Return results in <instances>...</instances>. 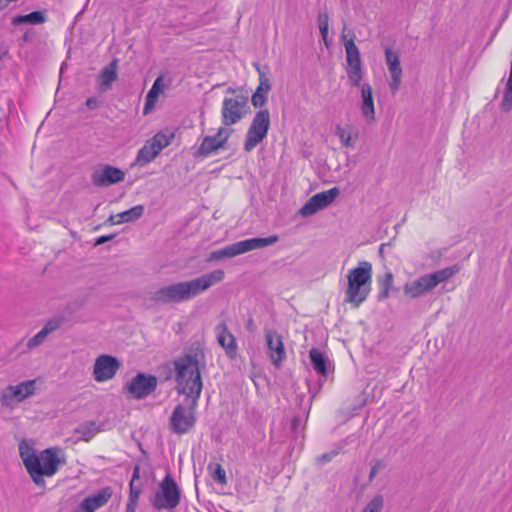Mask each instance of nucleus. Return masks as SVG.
Masks as SVG:
<instances>
[{"label": "nucleus", "instance_id": "nucleus-12", "mask_svg": "<svg viewBox=\"0 0 512 512\" xmlns=\"http://www.w3.org/2000/svg\"><path fill=\"white\" fill-rule=\"evenodd\" d=\"M340 194L338 187L313 195L299 210L302 217H309L328 207Z\"/></svg>", "mask_w": 512, "mask_h": 512}, {"label": "nucleus", "instance_id": "nucleus-5", "mask_svg": "<svg viewBox=\"0 0 512 512\" xmlns=\"http://www.w3.org/2000/svg\"><path fill=\"white\" fill-rule=\"evenodd\" d=\"M459 270L458 265H452L450 267L422 275L413 281L407 282L403 287V291L411 298L417 299L432 291L440 283L448 281L458 273Z\"/></svg>", "mask_w": 512, "mask_h": 512}, {"label": "nucleus", "instance_id": "nucleus-6", "mask_svg": "<svg viewBox=\"0 0 512 512\" xmlns=\"http://www.w3.org/2000/svg\"><path fill=\"white\" fill-rule=\"evenodd\" d=\"M277 235H271L264 238H250L227 245L219 250L210 253L208 261H219L226 258H232L243 253L264 248L278 242Z\"/></svg>", "mask_w": 512, "mask_h": 512}, {"label": "nucleus", "instance_id": "nucleus-2", "mask_svg": "<svg viewBox=\"0 0 512 512\" xmlns=\"http://www.w3.org/2000/svg\"><path fill=\"white\" fill-rule=\"evenodd\" d=\"M58 451L56 448H47L40 454H36L34 449L25 441L19 443L20 457L32 481L37 486L44 487V477L55 475L60 464L65 462V459L58 455Z\"/></svg>", "mask_w": 512, "mask_h": 512}, {"label": "nucleus", "instance_id": "nucleus-35", "mask_svg": "<svg viewBox=\"0 0 512 512\" xmlns=\"http://www.w3.org/2000/svg\"><path fill=\"white\" fill-rule=\"evenodd\" d=\"M384 507V498L382 495H375L364 507L361 512H381Z\"/></svg>", "mask_w": 512, "mask_h": 512}, {"label": "nucleus", "instance_id": "nucleus-36", "mask_svg": "<svg viewBox=\"0 0 512 512\" xmlns=\"http://www.w3.org/2000/svg\"><path fill=\"white\" fill-rule=\"evenodd\" d=\"M257 71L259 73V80L260 83L256 89L255 92L268 94V92L271 90V84L268 77L265 76V74L261 71L260 67L257 66Z\"/></svg>", "mask_w": 512, "mask_h": 512}, {"label": "nucleus", "instance_id": "nucleus-48", "mask_svg": "<svg viewBox=\"0 0 512 512\" xmlns=\"http://www.w3.org/2000/svg\"><path fill=\"white\" fill-rule=\"evenodd\" d=\"M117 219H118V217H116V215H110L108 218V222L111 225H119L120 223H117Z\"/></svg>", "mask_w": 512, "mask_h": 512}, {"label": "nucleus", "instance_id": "nucleus-31", "mask_svg": "<svg viewBox=\"0 0 512 512\" xmlns=\"http://www.w3.org/2000/svg\"><path fill=\"white\" fill-rule=\"evenodd\" d=\"M500 107L503 111L508 112L512 110V60L510 73L506 84V89L500 104Z\"/></svg>", "mask_w": 512, "mask_h": 512}, {"label": "nucleus", "instance_id": "nucleus-10", "mask_svg": "<svg viewBox=\"0 0 512 512\" xmlns=\"http://www.w3.org/2000/svg\"><path fill=\"white\" fill-rule=\"evenodd\" d=\"M35 392V380H29L18 385H9L0 392V402L3 407L14 408L18 403L32 396Z\"/></svg>", "mask_w": 512, "mask_h": 512}, {"label": "nucleus", "instance_id": "nucleus-13", "mask_svg": "<svg viewBox=\"0 0 512 512\" xmlns=\"http://www.w3.org/2000/svg\"><path fill=\"white\" fill-rule=\"evenodd\" d=\"M121 367L120 361L111 355H99L93 365V378L98 383L111 380Z\"/></svg>", "mask_w": 512, "mask_h": 512}, {"label": "nucleus", "instance_id": "nucleus-4", "mask_svg": "<svg viewBox=\"0 0 512 512\" xmlns=\"http://www.w3.org/2000/svg\"><path fill=\"white\" fill-rule=\"evenodd\" d=\"M348 285L345 290V302L359 307L368 297L372 285V264L360 261L347 275Z\"/></svg>", "mask_w": 512, "mask_h": 512}, {"label": "nucleus", "instance_id": "nucleus-23", "mask_svg": "<svg viewBox=\"0 0 512 512\" xmlns=\"http://www.w3.org/2000/svg\"><path fill=\"white\" fill-rule=\"evenodd\" d=\"M360 110L362 116L368 121H375V108L374 99L372 94V87L369 83L361 85V105Z\"/></svg>", "mask_w": 512, "mask_h": 512}, {"label": "nucleus", "instance_id": "nucleus-21", "mask_svg": "<svg viewBox=\"0 0 512 512\" xmlns=\"http://www.w3.org/2000/svg\"><path fill=\"white\" fill-rule=\"evenodd\" d=\"M112 489L104 487L94 494L86 497L80 504V508L84 512H95L97 509L103 507L111 498Z\"/></svg>", "mask_w": 512, "mask_h": 512}, {"label": "nucleus", "instance_id": "nucleus-11", "mask_svg": "<svg viewBox=\"0 0 512 512\" xmlns=\"http://www.w3.org/2000/svg\"><path fill=\"white\" fill-rule=\"evenodd\" d=\"M346 61L348 64L347 75L350 85L359 87L363 78L360 52L353 39L345 42Z\"/></svg>", "mask_w": 512, "mask_h": 512}, {"label": "nucleus", "instance_id": "nucleus-16", "mask_svg": "<svg viewBox=\"0 0 512 512\" xmlns=\"http://www.w3.org/2000/svg\"><path fill=\"white\" fill-rule=\"evenodd\" d=\"M385 61L391 76L389 87L392 94L399 90L402 78V68L400 65L399 53L388 46L384 47Z\"/></svg>", "mask_w": 512, "mask_h": 512}, {"label": "nucleus", "instance_id": "nucleus-37", "mask_svg": "<svg viewBox=\"0 0 512 512\" xmlns=\"http://www.w3.org/2000/svg\"><path fill=\"white\" fill-rule=\"evenodd\" d=\"M213 480L218 484L226 483V472L220 464H216L212 472Z\"/></svg>", "mask_w": 512, "mask_h": 512}, {"label": "nucleus", "instance_id": "nucleus-26", "mask_svg": "<svg viewBox=\"0 0 512 512\" xmlns=\"http://www.w3.org/2000/svg\"><path fill=\"white\" fill-rule=\"evenodd\" d=\"M47 21L45 11H33L25 15H15L11 18V24L13 26H19L22 24L40 25Z\"/></svg>", "mask_w": 512, "mask_h": 512}, {"label": "nucleus", "instance_id": "nucleus-24", "mask_svg": "<svg viewBox=\"0 0 512 512\" xmlns=\"http://www.w3.org/2000/svg\"><path fill=\"white\" fill-rule=\"evenodd\" d=\"M215 333L218 343L225 349L226 353L231 357L234 356L237 350L236 340L228 330L227 325L224 322L217 324Z\"/></svg>", "mask_w": 512, "mask_h": 512}, {"label": "nucleus", "instance_id": "nucleus-30", "mask_svg": "<svg viewBox=\"0 0 512 512\" xmlns=\"http://www.w3.org/2000/svg\"><path fill=\"white\" fill-rule=\"evenodd\" d=\"M336 136L340 139L342 145L346 148H355L356 140L358 139V132L354 134L348 133L345 128L340 125L336 126Z\"/></svg>", "mask_w": 512, "mask_h": 512}, {"label": "nucleus", "instance_id": "nucleus-8", "mask_svg": "<svg viewBox=\"0 0 512 512\" xmlns=\"http://www.w3.org/2000/svg\"><path fill=\"white\" fill-rule=\"evenodd\" d=\"M270 128V114L267 109L256 112L247 130L244 150L251 152L267 136Z\"/></svg>", "mask_w": 512, "mask_h": 512}, {"label": "nucleus", "instance_id": "nucleus-1", "mask_svg": "<svg viewBox=\"0 0 512 512\" xmlns=\"http://www.w3.org/2000/svg\"><path fill=\"white\" fill-rule=\"evenodd\" d=\"M224 277V271L216 269L189 281L163 286L152 294L151 300L160 305L187 302L221 282Z\"/></svg>", "mask_w": 512, "mask_h": 512}, {"label": "nucleus", "instance_id": "nucleus-41", "mask_svg": "<svg viewBox=\"0 0 512 512\" xmlns=\"http://www.w3.org/2000/svg\"><path fill=\"white\" fill-rule=\"evenodd\" d=\"M142 490L141 487H137L133 484V481L129 484V496L128 499L138 501Z\"/></svg>", "mask_w": 512, "mask_h": 512}, {"label": "nucleus", "instance_id": "nucleus-39", "mask_svg": "<svg viewBox=\"0 0 512 512\" xmlns=\"http://www.w3.org/2000/svg\"><path fill=\"white\" fill-rule=\"evenodd\" d=\"M251 102L255 108L263 107L267 102V94L254 92L251 97Z\"/></svg>", "mask_w": 512, "mask_h": 512}, {"label": "nucleus", "instance_id": "nucleus-38", "mask_svg": "<svg viewBox=\"0 0 512 512\" xmlns=\"http://www.w3.org/2000/svg\"><path fill=\"white\" fill-rule=\"evenodd\" d=\"M47 335L43 330H40L36 335L30 338L27 342V347L29 349L35 348L41 345L46 339Z\"/></svg>", "mask_w": 512, "mask_h": 512}, {"label": "nucleus", "instance_id": "nucleus-28", "mask_svg": "<svg viewBox=\"0 0 512 512\" xmlns=\"http://www.w3.org/2000/svg\"><path fill=\"white\" fill-rule=\"evenodd\" d=\"M144 214V206L136 205L126 211L118 213L117 223H129L138 220Z\"/></svg>", "mask_w": 512, "mask_h": 512}, {"label": "nucleus", "instance_id": "nucleus-18", "mask_svg": "<svg viewBox=\"0 0 512 512\" xmlns=\"http://www.w3.org/2000/svg\"><path fill=\"white\" fill-rule=\"evenodd\" d=\"M233 129L227 127H220L217 133L213 136H206L198 149V152L202 156H208L211 153L223 148Z\"/></svg>", "mask_w": 512, "mask_h": 512}, {"label": "nucleus", "instance_id": "nucleus-45", "mask_svg": "<svg viewBox=\"0 0 512 512\" xmlns=\"http://www.w3.org/2000/svg\"><path fill=\"white\" fill-rule=\"evenodd\" d=\"M332 456H333V454L324 453V454H322V455L318 458V461H319L320 463H322V464H323V463H326V462H328V461H330V460L332 459Z\"/></svg>", "mask_w": 512, "mask_h": 512}, {"label": "nucleus", "instance_id": "nucleus-49", "mask_svg": "<svg viewBox=\"0 0 512 512\" xmlns=\"http://www.w3.org/2000/svg\"><path fill=\"white\" fill-rule=\"evenodd\" d=\"M139 478V468L138 467H135L134 470H133V474H132V479L131 481H135V479Z\"/></svg>", "mask_w": 512, "mask_h": 512}, {"label": "nucleus", "instance_id": "nucleus-25", "mask_svg": "<svg viewBox=\"0 0 512 512\" xmlns=\"http://www.w3.org/2000/svg\"><path fill=\"white\" fill-rule=\"evenodd\" d=\"M164 91L163 77L158 76L154 81L151 89L148 91L143 112L144 114H148L155 106L159 95Z\"/></svg>", "mask_w": 512, "mask_h": 512}, {"label": "nucleus", "instance_id": "nucleus-7", "mask_svg": "<svg viewBox=\"0 0 512 512\" xmlns=\"http://www.w3.org/2000/svg\"><path fill=\"white\" fill-rule=\"evenodd\" d=\"M180 500L181 490L168 473L159 483V490L155 493L152 504L157 510H173L180 504Z\"/></svg>", "mask_w": 512, "mask_h": 512}, {"label": "nucleus", "instance_id": "nucleus-33", "mask_svg": "<svg viewBox=\"0 0 512 512\" xmlns=\"http://www.w3.org/2000/svg\"><path fill=\"white\" fill-rule=\"evenodd\" d=\"M318 27L320 30V34L322 37V40L324 41L325 45L328 46V32H329V17L327 12H321L318 15L317 18Z\"/></svg>", "mask_w": 512, "mask_h": 512}, {"label": "nucleus", "instance_id": "nucleus-14", "mask_svg": "<svg viewBox=\"0 0 512 512\" xmlns=\"http://www.w3.org/2000/svg\"><path fill=\"white\" fill-rule=\"evenodd\" d=\"M194 407L195 406L192 404V406L188 408L182 405H177L174 408L170 417V426L176 434H185L194 427L196 422L193 412Z\"/></svg>", "mask_w": 512, "mask_h": 512}, {"label": "nucleus", "instance_id": "nucleus-9", "mask_svg": "<svg viewBox=\"0 0 512 512\" xmlns=\"http://www.w3.org/2000/svg\"><path fill=\"white\" fill-rule=\"evenodd\" d=\"M249 111L248 96L239 94L224 98L221 109L222 123L231 126L238 123Z\"/></svg>", "mask_w": 512, "mask_h": 512}, {"label": "nucleus", "instance_id": "nucleus-50", "mask_svg": "<svg viewBox=\"0 0 512 512\" xmlns=\"http://www.w3.org/2000/svg\"><path fill=\"white\" fill-rule=\"evenodd\" d=\"M298 423H299V418L298 417H294L293 420H292V425H293V427L295 429H296Z\"/></svg>", "mask_w": 512, "mask_h": 512}, {"label": "nucleus", "instance_id": "nucleus-29", "mask_svg": "<svg viewBox=\"0 0 512 512\" xmlns=\"http://www.w3.org/2000/svg\"><path fill=\"white\" fill-rule=\"evenodd\" d=\"M158 154L159 152L149 143V141H147L146 144L138 151L136 162L143 166L150 163Z\"/></svg>", "mask_w": 512, "mask_h": 512}, {"label": "nucleus", "instance_id": "nucleus-34", "mask_svg": "<svg viewBox=\"0 0 512 512\" xmlns=\"http://www.w3.org/2000/svg\"><path fill=\"white\" fill-rule=\"evenodd\" d=\"M76 432L78 434H81L80 439L83 441L88 442L91 440L98 432V429L95 425V423L91 422L89 424L80 426Z\"/></svg>", "mask_w": 512, "mask_h": 512}, {"label": "nucleus", "instance_id": "nucleus-32", "mask_svg": "<svg viewBox=\"0 0 512 512\" xmlns=\"http://www.w3.org/2000/svg\"><path fill=\"white\" fill-rule=\"evenodd\" d=\"M174 135L171 133L169 135L158 132L156 133L149 143L160 153L165 147L170 145Z\"/></svg>", "mask_w": 512, "mask_h": 512}, {"label": "nucleus", "instance_id": "nucleus-20", "mask_svg": "<svg viewBox=\"0 0 512 512\" xmlns=\"http://www.w3.org/2000/svg\"><path fill=\"white\" fill-rule=\"evenodd\" d=\"M309 358L315 372L324 378H327L334 371V364L327 354L318 348L309 350Z\"/></svg>", "mask_w": 512, "mask_h": 512}, {"label": "nucleus", "instance_id": "nucleus-47", "mask_svg": "<svg viewBox=\"0 0 512 512\" xmlns=\"http://www.w3.org/2000/svg\"><path fill=\"white\" fill-rule=\"evenodd\" d=\"M24 43H30L32 41V35L29 31L25 32L21 39Z\"/></svg>", "mask_w": 512, "mask_h": 512}, {"label": "nucleus", "instance_id": "nucleus-46", "mask_svg": "<svg viewBox=\"0 0 512 512\" xmlns=\"http://www.w3.org/2000/svg\"><path fill=\"white\" fill-rule=\"evenodd\" d=\"M114 236L113 235H103V236H100L97 240H96V245H99V244H102L106 241H109L113 238Z\"/></svg>", "mask_w": 512, "mask_h": 512}, {"label": "nucleus", "instance_id": "nucleus-27", "mask_svg": "<svg viewBox=\"0 0 512 512\" xmlns=\"http://www.w3.org/2000/svg\"><path fill=\"white\" fill-rule=\"evenodd\" d=\"M393 274L387 271L384 276L378 278L379 293L378 300L382 301L389 297L390 291L393 289Z\"/></svg>", "mask_w": 512, "mask_h": 512}, {"label": "nucleus", "instance_id": "nucleus-42", "mask_svg": "<svg viewBox=\"0 0 512 512\" xmlns=\"http://www.w3.org/2000/svg\"><path fill=\"white\" fill-rule=\"evenodd\" d=\"M60 326V322L59 320L57 319H53V320H50L48 321L43 327L41 330H43L46 335H48L49 333L57 330Z\"/></svg>", "mask_w": 512, "mask_h": 512}, {"label": "nucleus", "instance_id": "nucleus-3", "mask_svg": "<svg viewBox=\"0 0 512 512\" xmlns=\"http://www.w3.org/2000/svg\"><path fill=\"white\" fill-rule=\"evenodd\" d=\"M174 367L179 392L191 397L193 405L196 406L203 387L198 354H185L174 361Z\"/></svg>", "mask_w": 512, "mask_h": 512}, {"label": "nucleus", "instance_id": "nucleus-15", "mask_svg": "<svg viewBox=\"0 0 512 512\" xmlns=\"http://www.w3.org/2000/svg\"><path fill=\"white\" fill-rule=\"evenodd\" d=\"M157 378L153 375L138 373L127 384V391L135 399H144L155 391Z\"/></svg>", "mask_w": 512, "mask_h": 512}, {"label": "nucleus", "instance_id": "nucleus-17", "mask_svg": "<svg viewBox=\"0 0 512 512\" xmlns=\"http://www.w3.org/2000/svg\"><path fill=\"white\" fill-rule=\"evenodd\" d=\"M266 345L268 355L276 368H280L286 357L284 343L282 337L272 329L265 331Z\"/></svg>", "mask_w": 512, "mask_h": 512}, {"label": "nucleus", "instance_id": "nucleus-44", "mask_svg": "<svg viewBox=\"0 0 512 512\" xmlns=\"http://www.w3.org/2000/svg\"><path fill=\"white\" fill-rule=\"evenodd\" d=\"M138 501L128 499L126 504L125 512H135L137 508Z\"/></svg>", "mask_w": 512, "mask_h": 512}, {"label": "nucleus", "instance_id": "nucleus-19", "mask_svg": "<svg viewBox=\"0 0 512 512\" xmlns=\"http://www.w3.org/2000/svg\"><path fill=\"white\" fill-rule=\"evenodd\" d=\"M125 178V173L116 167L105 165L100 170H95L92 175V183L98 187H106L119 183Z\"/></svg>", "mask_w": 512, "mask_h": 512}, {"label": "nucleus", "instance_id": "nucleus-22", "mask_svg": "<svg viewBox=\"0 0 512 512\" xmlns=\"http://www.w3.org/2000/svg\"><path fill=\"white\" fill-rule=\"evenodd\" d=\"M118 60L113 59L108 65L102 68L98 78L97 84L100 91H108L111 89L112 84L118 79Z\"/></svg>", "mask_w": 512, "mask_h": 512}, {"label": "nucleus", "instance_id": "nucleus-43", "mask_svg": "<svg viewBox=\"0 0 512 512\" xmlns=\"http://www.w3.org/2000/svg\"><path fill=\"white\" fill-rule=\"evenodd\" d=\"M86 106L89 108V109H96L98 108L99 106V100L96 98V97H89L87 100H86Z\"/></svg>", "mask_w": 512, "mask_h": 512}, {"label": "nucleus", "instance_id": "nucleus-40", "mask_svg": "<svg viewBox=\"0 0 512 512\" xmlns=\"http://www.w3.org/2000/svg\"><path fill=\"white\" fill-rule=\"evenodd\" d=\"M386 467V463L383 460H376L371 467L369 473V481H373L376 475Z\"/></svg>", "mask_w": 512, "mask_h": 512}]
</instances>
